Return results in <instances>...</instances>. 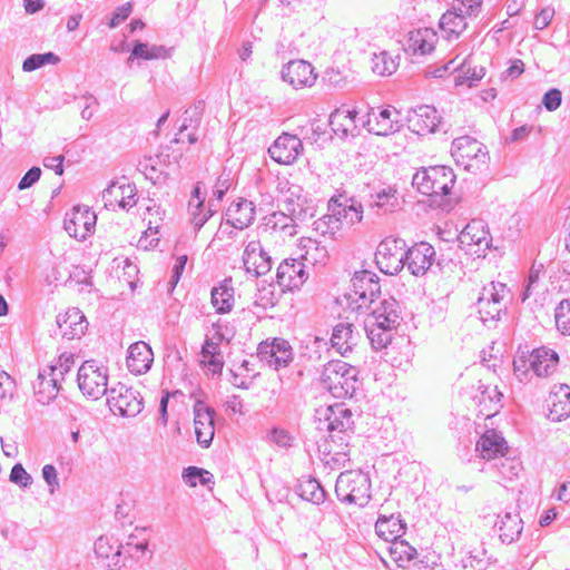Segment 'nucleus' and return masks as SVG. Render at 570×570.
I'll return each instance as SVG.
<instances>
[{"label": "nucleus", "instance_id": "obj_1", "mask_svg": "<svg viewBox=\"0 0 570 570\" xmlns=\"http://www.w3.org/2000/svg\"><path fill=\"white\" fill-rule=\"evenodd\" d=\"M358 374L360 371L355 366L342 360H332L324 364L320 384L335 399L353 397L361 385Z\"/></svg>", "mask_w": 570, "mask_h": 570}, {"label": "nucleus", "instance_id": "obj_2", "mask_svg": "<svg viewBox=\"0 0 570 570\" xmlns=\"http://www.w3.org/2000/svg\"><path fill=\"white\" fill-rule=\"evenodd\" d=\"M456 176L451 167L430 166L421 168L413 176L412 185L419 193L431 198L452 195Z\"/></svg>", "mask_w": 570, "mask_h": 570}, {"label": "nucleus", "instance_id": "obj_3", "mask_svg": "<svg viewBox=\"0 0 570 570\" xmlns=\"http://www.w3.org/2000/svg\"><path fill=\"white\" fill-rule=\"evenodd\" d=\"M380 293L379 276L371 271L363 269L354 273L345 298L352 311L361 312L364 308H368Z\"/></svg>", "mask_w": 570, "mask_h": 570}, {"label": "nucleus", "instance_id": "obj_4", "mask_svg": "<svg viewBox=\"0 0 570 570\" xmlns=\"http://www.w3.org/2000/svg\"><path fill=\"white\" fill-rule=\"evenodd\" d=\"M335 493L341 502L364 507L371 498V480L361 471L342 472L336 480Z\"/></svg>", "mask_w": 570, "mask_h": 570}, {"label": "nucleus", "instance_id": "obj_5", "mask_svg": "<svg viewBox=\"0 0 570 570\" xmlns=\"http://www.w3.org/2000/svg\"><path fill=\"white\" fill-rule=\"evenodd\" d=\"M78 386L83 395L98 400L108 392V370L96 360L82 363L77 374Z\"/></svg>", "mask_w": 570, "mask_h": 570}, {"label": "nucleus", "instance_id": "obj_6", "mask_svg": "<svg viewBox=\"0 0 570 570\" xmlns=\"http://www.w3.org/2000/svg\"><path fill=\"white\" fill-rule=\"evenodd\" d=\"M454 73V82L458 86H472L474 82L481 80L485 76V68L478 65L470 57L455 56L441 68L431 72L434 78H442L448 75Z\"/></svg>", "mask_w": 570, "mask_h": 570}, {"label": "nucleus", "instance_id": "obj_7", "mask_svg": "<svg viewBox=\"0 0 570 570\" xmlns=\"http://www.w3.org/2000/svg\"><path fill=\"white\" fill-rule=\"evenodd\" d=\"M107 404L114 414L127 417L138 415L144 409L140 393L120 382L108 390Z\"/></svg>", "mask_w": 570, "mask_h": 570}, {"label": "nucleus", "instance_id": "obj_8", "mask_svg": "<svg viewBox=\"0 0 570 570\" xmlns=\"http://www.w3.org/2000/svg\"><path fill=\"white\" fill-rule=\"evenodd\" d=\"M452 156L459 166L465 170H480L488 163V153L481 144L471 137H460L453 141Z\"/></svg>", "mask_w": 570, "mask_h": 570}, {"label": "nucleus", "instance_id": "obj_9", "mask_svg": "<svg viewBox=\"0 0 570 570\" xmlns=\"http://www.w3.org/2000/svg\"><path fill=\"white\" fill-rule=\"evenodd\" d=\"M327 212L340 223V227L360 224L364 217L362 204L345 193L332 196L327 202Z\"/></svg>", "mask_w": 570, "mask_h": 570}, {"label": "nucleus", "instance_id": "obj_10", "mask_svg": "<svg viewBox=\"0 0 570 570\" xmlns=\"http://www.w3.org/2000/svg\"><path fill=\"white\" fill-rule=\"evenodd\" d=\"M352 412L343 404H335L326 407L324 424L328 431V440L340 441V446L345 444V441L350 439V432L353 431V419Z\"/></svg>", "mask_w": 570, "mask_h": 570}, {"label": "nucleus", "instance_id": "obj_11", "mask_svg": "<svg viewBox=\"0 0 570 570\" xmlns=\"http://www.w3.org/2000/svg\"><path fill=\"white\" fill-rule=\"evenodd\" d=\"M438 43L439 36L434 29L417 28L406 33L403 51L412 59H420L433 53Z\"/></svg>", "mask_w": 570, "mask_h": 570}, {"label": "nucleus", "instance_id": "obj_12", "mask_svg": "<svg viewBox=\"0 0 570 570\" xmlns=\"http://www.w3.org/2000/svg\"><path fill=\"white\" fill-rule=\"evenodd\" d=\"M258 356L275 371L286 367L293 361V348L288 341L275 337L271 343H262L258 347Z\"/></svg>", "mask_w": 570, "mask_h": 570}, {"label": "nucleus", "instance_id": "obj_13", "mask_svg": "<svg viewBox=\"0 0 570 570\" xmlns=\"http://www.w3.org/2000/svg\"><path fill=\"white\" fill-rule=\"evenodd\" d=\"M97 216L87 206L73 207L65 228L68 235L77 240H85L95 232Z\"/></svg>", "mask_w": 570, "mask_h": 570}, {"label": "nucleus", "instance_id": "obj_14", "mask_svg": "<svg viewBox=\"0 0 570 570\" xmlns=\"http://www.w3.org/2000/svg\"><path fill=\"white\" fill-rule=\"evenodd\" d=\"M215 410L203 401L194 405V428L196 441L202 448H208L215 435Z\"/></svg>", "mask_w": 570, "mask_h": 570}, {"label": "nucleus", "instance_id": "obj_15", "mask_svg": "<svg viewBox=\"0 0 570 570\" xmlns=\"http://www.w3.org/2000/svg\"><path fill=\"white\" fill-rule=\"evenodd\" d=\"M303 151L301 139L292 134H282L269 147L273 160L281 165H292Z\"/></svg>", "mask_w": 570, "mask_h": 570}, {"label": "nucleus", "instance_id": "obj_16", "mask_svg": "<svg viewBox=\"0 0 570 570\" xmlns=\"http://www.w3.org/2000/svg\"><path fill=\"white\" fill-rule=\"evenodd\" d=\"M441 121L442 117L433 105L415 107L409 118L410 128L421 136L435 132Z\"/></svg>", "mask_w": 570, "mask_h": 570}, {"label": "nucleus", "instance_id": "obj_17", "mask_svg": "<svg viewBox=\"0 0 570 570\" xmlns=\"http://www.w3.org/2000/svg\"><path fill=\"white\" fill-rule=\"evenodd\" d=\"M266 238L279 246L292 245L291 239L296 235L294 220L283 214H273L265 225Z\"/></svg>", "mask_w": 570, "mask_h": 570}, {"label": "nucleus", "instance_id": "obj_18", "mask_svg": "<svg viewBox=\"0 0 570 570\" xmlns=\"http://www.w3.org/2000/svg\"><path fill=\"white\" fill-rule=\"evenodd\" d=\"M56 323L59 334L67 340L80 338L89 325L85 314L77 307L68 308L65 313L59 314Z\"/></svg>", "mask_w": 570, "mask_h": 570}, {"label": "nucleus", "instance_id": "obj_19", "mask_svg": "<svg viewBox=\"0 0 570 570\" xmlns=\"http://www.w3.org/2000/svg\"><path fill=\"white\" fill-rule=\"evenodd\" d=\"M102 198L110 210L128 209L136 205V187L130 183H112Z\"/></svg>", "mask_w": 570, "mask_h": 570}, {"label": "nucleus", "instance_id": "obj_20", "mask_svg": "<svg viewBox=\"0 0 570 570\" xmlns=\"http://www.w3.org/2000/svg\"><path fill=\"white\" fill-rule=\"evenodd\" d=\"M341 230L340 223L332 216L331 213L317 218L313 223V229L308 237H303L297 246L304 248L309 247L312 244L320 246L331 240Z\"/></svg>", "mask_w": 570, "mask_h": 570}, {"label": "nucleus", "instance_id": "obj_21", "mask_svg": "<svg viewBox=\"0 0 570 570\" xmlns=\"http://www.w3.org/2000/svg\"><path fill=\"white\" fill-rule=\"evenodd\" d=\"M61 380L58 374L55 373L53 367H47L39 370L36 382L33 383L35 396L37 401L42 405L51 403L59 393V382Z\"/></svg>", "mask_w": 570, "mask_h": 570}, {"label": "nucleus", "instance_id": "obj_22", "mask_svg": "<svg viewBox=\"0 0 570 570\" xmlns=\"http://www.w3.org/2000/svg\"><path fill=\"white\" fill-rule=\"evenodd\" d=\"M400 112L394 107L372 110L366 121L367 130L377 136H386L396 130Z\"/></svg>", "mask_w": 570, "mask_h": 570}, {"label": "nucleus", "instance_id": "obj_23", "mask_svg": "<svg viewBox=\"0 0 570 570\" xmlns=\"http://www.w3.org/2000/svg\"><path fill=\"white\" fill-rule=\"evenodd\" d=\"M548 417L560 422L570 416V386L567 384L554 385L546 400Z\"/></svg>", "mask_w": 570, "mask_h": 570}, {"label": "nucleus", "instance_id": "obj_24", "mask_svg": "<svg viewBox=\"0 0 570 570\" xmlns=\"http://www.w3.org/2000/svg\"><path fill=\"white\" fill-rule=\"evenodd\" d=\"M277 283L288 291L298 289L307 278L304 264L297 259H284L277 268Z\"/></svg>", "mask_w": 570, "mask_h": 570}, {"label": "nucleus", "instance_id": "obj_25", "mask_svg": "<svg viewBox=\"0 0 570 570\" xmlns=\"http://www.w3.org/2000/svg\"><path fill=\"white\" fill-rule=\"evenodd\" d=\"M284 79L294 88L312 87L317 79L314 67L305 60H293L287 63Z\"/></svg>", "mask_w": 570, "mask_h": 570}, {"label": "nucleus", "instance_id": "obj_26", "mask_svg": "<svg viewBox=\"0 0 570 570\" xmlns=\"http://www.w3.org/2000/svg\"><path fill=\"white\" fill-rule=\"evenodd\" d=\"M153 362L154 353L147 343L138 341L129 346L126 363L132 374L140 375L147 373Z\"/></svg>", "mask_w": 570, "mask_h": 570}, {"label": "nucleus", "instance_id": "obj_27", "mask_svg": "<svg viewBox=\"0 0 570 570\" xmlns=\"http://www.w3.org/2000/svg\"><path fill=\"white\" fill-rule=\"evenodd\" d=\"M459 240L462 247L489 249L492 244V236L485 224L480 220H472L463 228Z\"/></svg>", "mask_w": 570, "mask_h": 570}, {"label": "nucleus", "instance_id": "obj_28", "mask_svg": "<svg viewBox=\"0 0 570 570\" xmlns=\"http://www.w3.org/2000/svg\"><path fill=\"white\" fill-rule=\"evenodd\" d=\"M475 450L482 459L492 460L504 456L509 448L504 438L495 430H487L476 442Z\"/></svg>", "mask_w": 570, "mask_h": 570}, {"label": "nucleus", "instance_id": "obj_29", "mask_svg": "<svg viewBox=\"0 0 570 570\" xmlns=\"http://www.w3.org/2000/svg\"><path fill=\"white\" fill-rule=\"evenodd\" d=\"M494 527L499 532L501 542L511 544L519 540L523 530V521L518 512L505 511L498 514Z\"/></svg>", "mask_w": 570, "mask_h": 570}, {"label": "nucleus", "instance_id": "obj_30", "mask_svg": "<svg viewBox=\"0 0 570 570\" xmlns=\"http://www.w3.org/2000/svg\"><path fill=\"white\" fill-rule=\"evenodd\" d=\"M255 206L245 198H237L226 210V222L235 228L248 227L255 219Z\"/></svg>", "mask_w": 570, "mask_h": 570}, {"label": "nucleus", "instance_id": "obj_31", "mask_svg": "<svg viewBox=\"0 0 570 570\" xmlns=\"http://www.w3.org/2000/svg\"><path fill=\"white\" fill-rule=\"evenodd\" d=\"M405 531L406 523L403 521L400 513H379L375 522V532L381 539L391 542L402 538Z\"/></svg>", "mask_w": 570, "mask_h": 570}, {"label": "nucleus", "instance_id": "obj_32", "mask_svg": "<svg viewBox=\"0 0 570 570\" xmlns=\"http://www.w3.org/2000/svg\"><path fill=\"white\" fill-rule=\"evenodd\" d=\"M558 362V354L544 346L534 348L530 353V367L537 376H548L553 373Z\"/></svg>", "mask_w": 570, "mask_h": 570}, {"label": "nucleus", "instance_id": "obj_33", "mask_svg": "<svg viewBox=\"0 0 570 570\" xmlns=\"http://www.w3.org/2000/svg\"><path fill=\"white\" fill-rule=\"evenodd\" d=\"M366 320L385 324V327H397L401 322V309L397 301L393 297L383 299Z\"/></svg>", "mask_w": 570, "mask_h": 570}, {"label": "nucleus", "instance_id": "obj_34", "mask_svg": "<svg viewBox=\"0 0 570 570\" xmlns=\"http://www.w3.org/2000/svg\"><path fill=\"white\" fill-rule=\"evenodd\" d=\"M358 112L354 108L342 106L335 109L330 117V125L334 132L341 135L352 134L356 129Z\"/></svg>", "mask_w": 570, "mask_h": 570}, {"label": "nucleus", "instance_id": "obj_35", "mask_svg": "<svg viewBox=\"0 0 570 570\" xmlns=\"http://www.w3.org/2000/svg\"><path fill=\"white\" fill-rule=\"evenodd\" d=\"M479 390L480 394L475 396V400L480 406V412L485 417L497 414L502 406L501 399L503 394L497 386L480 385Z\"/></svg>", "mask_w": 570, "mask_h": 570}, {"label": "nucleus", "instance_id": "obj_36", "mask_svg": "<svg viewBox=\"0 0 570 570\" xmlns=\"http://www.w3.org/2000/svg\"><path fill=\"white\" fill-rule=\"evenodd\" d=\"M353 333V325L350 323H338L333 328L331 345L342 356L351 352L355 345Z\"/></svg>", "mask_w": 570, "mask_h": 570}, {"label": "nucleus", "instance_id": "obj_37", "mask_svg": "<svg viewBox=\"0 0 570 570\" xmlns=\"http://www.w3.org/2000/svg\"><path fill=\"white\" fill-rule=\"evenodd\" d=\"M466 28V17L456 9L448 10L440 19V29L448 39L460 37Z\"/></svg>", "mask_w": 570, "mask_h": 570}, {"label": "nucleus", "instance_id": "obj_38", "mask_svg": "<svg viewBox=\"0 0 570 570\" xmlns=\"http://www.w3.org/2000/svg\"><path fill=\"white\" fill-rule=\"evenodd\" d=\"M401 57L399 53L381 51L371 59V71L375 76H391L399 69Z\"/></svg>", "mask_w": 570, "mask_h": 570}, {"label": "nucleus", "instance_id": "obj_39", "mask_svg": "<svg viewBox=\"0 0 570 570\" xmlns=\"http://www.w3.org/2000/svg\"><path fill=\"white\" fill-rule=\"evenodd\" d=\"M243 263L246 272L254 277L267 274L273 264L268 252H244Z\"/></svg>", "mask_w": 570, "mask_h": 570}, {"label": "nucleus", "instance_id": "obj_40", "mask_svg": "<svg viewBox=\"0 0 570 570\" xmlns=\"http://www.w3.org/2000/svg\"><path fill=\"white\" fill-rule=\"evenodd\" d=\"M230 283V279H224L218 286L213 287L210 292L212 304L219 314L228 313L233 308L234 289Z\"/></svg>", "mask_w": 570, "mask_h": 570}, {"label": "nucleus", "instance_id": "obj_41", "mask_svg": "<svg viewBox=\"0 0 570 570\" xmlns=\"http://www.w3.org/2000/svg\"><path fill=\"white\" fill-rule=\"evenodd\" d=\"M434 255L435 252H431L430 255L426 252H404L403 267L406 266L414 276H422L432 266Z\"/></svg>", "mask_w": 570, "mask_h": 570}, {"label": "nucleus", "instance_id": "obj_42", "mask_svg": "<svg viewBox=\"0 0 570 570\" xmlns=\"http://www.w3.org/2000/svg\"><path fill=\"white\" fill-rule=\"evenodd\" d=\"M111 269L119 281H124L129 285L131 291L136 288L139 269L128 257H115Z\"/></svg>", "mask_w": 570, "mask_h": 570}, {"label": "nucleus", "instance_id": "obj_43", "mask_svg": "<svg viewBox=\"0 0 570 570\" xmlns=\"http://www.w3.org/2000/svg\"><path fill=\"white\" fill-rule=\"evenodd\" d=\"M296 492L303 500L317 505L323 503L326 499V491L314 478L301 480L296 488Z\"/></svg>", "mask_w": 570, "mask_h": 570}, {"label": "nucleus", "instance_id": "obj_44", "mask_svg": "<svg viewBox=\"0 0 570 570\" xmlns=\"http://www.w3.org/2000/svg\"><path fill=\"white\" fill-rule=\"evenodd\" d=\"M395 327H385V324H380V322H374L366 320L365 321V331L367 333V337L375 350H382L387 346V344L392 341V330Z\"/></svg>", "mask_w": 570, "mask_h": 570}, {"label": "nucleus", "instance_id": "obj_45", "mask_svg": "<svg viewBox=\"0 0 570 570\" xmlns=\"http://www.w3.org/2000/svg\"><path fill=\"white\" fill-rule=\"evenodd\" d=\"M379 269L386 275L397 274L403 268V254L400 252H374Z\"/></svg>", "mask_w": 570, "mask_h": 570}, {"label": "nucleus", "instance_id": "obj_46", "mask_svg": "<svg viewBox=\"0 0 570 570\" xmlns=\"http://www.w3.org/2000/svg\"><path fill=\"white\" fill-rule=\"evenodd\" d=\"M282 291L275 284L262 283L255 293L254 305L263 309L272 308L278 303Z\"/></svg>", "mask_w": 570, "mask_h": 570}, {"label": "nucleus", "instance_id": "obj_47", "mask_svg": "<svg viewBox=\"0 0 570 570\" xmlns=\"http://www.w3.org/2000/svg\"><path fill=\"white\" fill-rule=\"evenodd\" d=\"M390 543V556L401 567H404V563L412 561L417 554L416 549L401 538L391 541Z\"/></svg>", "mask_w": 570, "mask_h": 570}, {"label": "nucleus", "instance_id": "obj_48", "mask_svg": "<svg viewBox=\"0 0 570 570\" xmlns=\"http://www.w3.org/2000/svg\"><path fill=\"white\" fill-rule=\"evenodd\" d=\"M167 56V50L164 47L149 46L142 42H136L134 45L130 57L128 58V62H130L134 58L142 59V60H154L164 58Z\"/></svg>", "mask_w": 570, "mask_h": 570}, {"label": "nucleus", "instance_id": "obj_49", "mask_svg": "<svg viewBox=\"0 0 570 570\" xmlns=\"http://www.w3.org/2000/svg\"><path fill=\"white\" fill-rule=\"evenodd\" d=\"M336 446H340V441L327 440L326 441V453H325V462L332 469H341L344 468L347 462H350V452H337Z\"/></svg>", "mask_w": 570, "mask_h": 570}, {"label": "nucleus", "instance_id": "obj_50", "mask_svg": "<svg viewBox=\"0 0 570 570\" xmlns=\"http://www.w3.org/2000/svg\"><path fill=\"white\" fill-rule=\"evenodd\" d=\"M478 312L483 324L497 322L501 314L505 312V304L489 303V301L478 299Z\"/></svg>", "mask_w": 570, "mask_h": 570}, {"label": "nucleus", "instance_id": "obj_51", "mask_svg": "<svg viewBox=\"0 0 570 570\" xmlns=\"http://www.w3.org/2000/svg\"><path fill=\"white\" fill-rule=\"evenodd\" d=\"M499 461L495 463V468L499 474L504 480H513L519 475L522 470L521 462L515 458H509L507 454L504 456H499Z\"/></svg>", "mask_w": 570, "mask_h": 570}, {"label": "nucleus", "instance_id": "obj_52", "mask_svg": "<svg viewBox=\"0 0 570 570\" xmlns=\"http://www.w3.org/2000/svg\"><path fill=\"white\" fill-rule=\"evenodd\" d=\"M556 326L562 335H570V298L562 299L554 311Z\"/></svg>", "mask_w": 570, "mask_h": 570}, {"label": "nucleus", "instance_id": "obj_53", "mask_svg": "<svg viewBox=\"0 0 570 570\" xmlns=\"http://www.w3.org/2000/svg\"><path fill=\"white\" fill-rule=\"evenodd\" d=\"M507 294V285L503 283H494L491 282L489 285L484 286L480 293L478 299L489 301V303L494 304H504L503 299Z\"/></svg>", "mask_w": 570, "mask_h": 570}, {"label": "nucleus", "instance_id": "obj_54", "mask_svg": "<svg viewBox=\"0 0 570 570\" xmlns=\"http://www.w3.org/2000/svg\"><path fill=\"white\" fill-rule=\"evenodd\" d=\"M183 480L190 487H196L198 483L207 485L212 483L213 474L202 468L188 466L183 472Z\"/></svg>", "mask_w": 570, "mask_h": 570}, {"label": "nucleus", "instance_id": "obj_55", "mask_svg": "<svg viewBox=\"0 0 570 570\" xmlns=\"http://www.w3.org/2000/svg\"><path fill=\"white\" fill-rule=\"evenodd\" d=\"M530 351L519 348L513 360V371L519 381L527 379L530 367Z\"/></svg>", "mask_w": 570, "mask_h": 570}, {"label": "nucleus", "instance_id": "obj_56", "mask_svg": "<svg viewBox=\"0 0 570 570\" xmlns=\"http://www.w3.org/2000/svg\"><path fill=\"white\" fill-rule=\"evenodd\" d=\"M58 61H59V58L52 52H47V53H42V55H32L24 60L22 67H23L24 71H32L39 67L45 66V65H55Z\"/></svg>", "mask_w": 570, "mask_h": 570}, {"label": "nucleus", "instance_id": "obj_57", "mask_svg": "<svg viewBox=\"0 0 570 570\" xmlns=\"http://www.w3.org/2000/svg\"><path fill=\"white\" fill-rule=\"evenodd\" d=\"M543 269H544L543 264H535V263L532 264V266L529 271V275L527 277L525 284H524L523 292L521 293L522 302L527 301L532 295L537 284L539 282L540 274L543 272Z\"/></svg>", "mask_w": 570, "mask_h": 570}, {"label": "nucleus", "instance_id": "obj_58", "mask_svg": "<svg viewBox=\"0 0 570 570\" xmlns=\"http://www.w3.org/2000/svg\"><path fill=\"white\" fill-rule=\"evenodd\" d=\"M161 236L158 227H149L140 236L137 247L139 249H151L160 245Z\"/></svg>", "mask_w": 570, "mask_h": 570}, {"label": "nucleus", "instance_id": "obj_59", "mask_svg": "<svg viewBox=\"0 0 570 570\" xmlns=\"http://www.w3.org/2000/svg\"><path fill=\"white\" fill-rule=\"evenodd\" d=\"M202 354V364L204 367H207L208 371L213 373V375L222 374L224 367V360L222 352H212L207 354L205 352H200Z\"/></svg>", "mask_w": 570, "mask_h": 570}, {"label": "nucleus", "instance_id": "obj_60", "mask_svg": "<svg viewBox=\"0 0 570 570\" xmlns=\"http://www.w3.org/2000/svg\"><path fill=\"white\" fill-rule=\"evenodd\" d=\"M135 549V551L137 553H144L147 549V542L146 541H141V542H137V543H134V541L130 539V541H128L126 543V546H117V550L114 554V559H116V561L114 562V567H117V568H120L122 566H125V563L120 564L119 563V559L120 557L124 554V553H128L130 557H132V552H131V549Z\"/></svg>", "mask_w": 570, "mask_h": 570}, {"label": "nucleus", "instance_id": "obj_61", "mask_svg": "<svg viewBox=\"0 0 570 570\" xmlns=\"http://www.w3.org/2000/svg\"><path fill=\"white\" fill-rule=\"evenodd\" d=\"M90 267L85 265H71L68 279L76 282L77 284L92 286Z\"/></svg>", "mask_w": 570, "mask_h": 570}, {"label": "nucleus", "instance_id": "obj_62", "mask_svg": "<svg viewBox=\"0 0 570 570\" xmlns=\"http://www.w3.org/2000/svg\"><path fill=\"white\" fill-rule=\"evenodd\" d=\"M71 265L72 264H67V259L65 256H61L59 258V262L56 263L52 267L51 274L47 275V278L50 283L68 279Z\"/></svg>", "mask_w": 570, "mask_h": 570}, {"label": "nucleus", "instance_id": "obj_63", "mask_svg": "<svg viewBox=\"0 0 570 570\" xmlns=\"http://www.w3.org/2000/svg\"><path fill=\"white\" fill-rule=\"evenodd\" d=\"M194 224L197 227L196 237L207 240L214 237L217 224L204 218H194Z\"/></svg>", "mask_w": 570, "mask_h": 570}, {"label": "nucleus", "instance_id": "obj_64", "mask_svg": "<svg viewBox=\"0 0 570 570\" xmlns=\"http://www.w3.org/2000/svg\"><path fill=\"white\" fill-rule=\"evenodd\" d=\"M9 479L12 483H16L22 488H27L32 483L31 475L20 463H17L12 466Z\"/></svg>", "mask_w": 570, "mask_h": 570}]
</instances>
